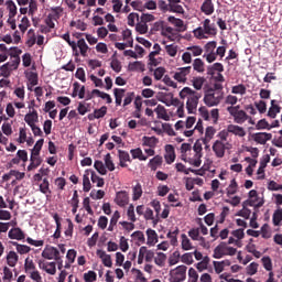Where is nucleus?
I'll return each instance as SVG.
<instances>
[{
	"label": "nucleus",
	"instance_id": "obj_36",
	"mask_svg": "<svg viewBox=\"0 0 282 282\" xmlns=\"http://www.w3.org/2000/svg\"><path fill=\"white\" fill-rule=\"evenodd\" d=\"M53 219L56 224V230L53 235L54 239H61V216H58V214H54L53 215Z\"/></svg>",
	"mask_w": 282,
	"mask_h": 282
},
{
	"label": "nucleus",
	"instance_id": "obj_4",
	"mask_svg": "<svg viewBox=\"0 0 282 282\" xmlns=\"http://www.w3.org/2000/svg\"><path fill=\"white\" fill-rule=\"evenodd\" d=\"M224 100V91H215L213 88L205 90L204 102L207 107H217Z\"/></svg>",
	"mask_w": 282,
	"mask_h": 282
},
{
	"label": "nucleus",
	"instance_id": "obj_46",
	"mask_svg": "<svg viewBox=\"0 0 282 282\" xmlns=\"http://www.w3.org/2000/svg\"><path fill=\"white\" fill-rule=\"evenodd\" d=\"M44 142V139L37 140L34 148L31 151V155H41V149H43Z\"/></svg>",
	"mask_w": 282,
	"mask_h": 282
},
{
	"label": "nucleus",
	"instance_id": "obj_27",
	"mask_svg": "<svg viewBox=\"0 0 282 282\" xmlns=\"http://www.w3.org/2000/svg\"><path fill=\"white\" fill-rule=\"evenodd\" d=\"M90 173V180L93 182V184H97V188H102V186H105V178L100 177L97 175L96 172H94L93 170H89Z\"/></svg>",
	"mask_w": 282,
	"mask_h": 282
},
{
	"label": "nucleus",
	"instance_id": "obj_19",
	"mask_svg": "<svg viewBox=\"0 0 282 282\" xmlns=\"http://www.w3.org/2000/svg\"><path fill=\"white\" fill-rule=\"evenodd\" d=\"M164 162V159L162 158V155H155L153 159H151L148 163L149 169H151V171H158V169H160V166H162Z\"/></svg>",
	"mask_w": 282,
	"mask_h": 282
},
{
	"label": "nucleus",
	"instance_id": "obj_58",
	"mask_svg": "<svg viewBox=\"0 0 282 282\" xmlns=\"http://www.w3.org/2000/svg\"><path fill=\"white\" fill-rule=\"evenodd\" d=\"M135 30L139 32V34H147V32H149V25L141 21L137 23Z\"/></svg>",
	"mask_w": 282,
	"mask_h": 282
},
{
	"label": "nucleus",
	"instance_id": "obj_41",
	"mask_svg": "<svg viewBox=\"0 0 282 282\" xmlns=\"http://www.w3.org/2000/svg\"><path fill=\"white\" fill-rule=\"evenodd\" d=\"M246 91H247V88H246V85H243V84H239V85L231 87V94H236L239 96H246Z\"/></svg>",
	"mask_w": 282,
	"mask_h": 282
},
{
	"label": "nucleus",
	"instance_id": "obj_10",
	"mask_svg": "<svg viewBox=\"0 0 282 282\" xmlns=\"http://www.w3.org/2000/svg\"><path fill=\"white\" fill-rule=\"evenodd\" d=\"M40 270H44L46 274H56V262H45L44 260L39 261Z\"/></svg>",
	"mask_w": 282,
	"mask_h": 282
},
{
	"label": "nucleus",
	"instance_id": "obj_42",
	"mask_svg": "<svg viewBox=\"0 0 282 282\" xmlns=\"http://www.w3.org/2000/svg\"><path fill=\"white\" fill-rule=\"evenodd\" d=\"M204 83H206V78L204 77H194L192 80V85L197 91H199L202 87H204Z\"/></svg>",
	"mask_w": 282,
	"mask_h": 282
},
{
	"label": "nucleus",
	"instance_id": "obj_22",
	"mask_svg": "<svg viewBox=\"0 0 282 282\" xmlns=\"http://www.w3.org/2000/svg\"><path fill=\"white\" fill-rule=\"evenodd\" d=\"M30 162L26 169L28 171H34V169H39L40 164H43V159L39 155L31 154Z\"/></svg>",
	"mask_w": 282,
	"mask_h": 282
},
{
	"label": "nucleus",
	"instance_id": "obj_63",
	"mask_svg": "<svg viewBox=\"0 0 282 282\" xmlns=\"http://www.w3.org/2000/svg\"><path fill=\"white\" fill-rule=\"evenodd\" d=\"M165 51L167 52L169 56H177V45L175 44L166 45Z\"/></svg>",
	"mask_w": 282,
	"mask_h": 282
},
{
	"label": "nucleus",
	"instance_id": "obj_1",
	"mask_svg": "<svg viewBox=\"0 0 282 282\" xmlns=\"http://www.w3.org/2000/svg\"><path fill=\"white\" fill-rule=\"evenodd\" d=\"M204 149L202 148V141L197 140L194 143V147L191 145V143H182L181 145V160L183 162H188L192 166L199 167L202 166V158ZM191 153H194L192 156Z\"/></svg>",
	"mask_w": 282,
	"mask_h": 282
},
{
	"label": "nucleus",
	"instance_id": "obj_60",
	"mask_svg": "<svg viewBox=\"0 0 282 282\" xmlns=\"http://www.w3.org/2000/svg\"><path fill=\"white\" fill-rule=\"evenodd\" d=\"M258 270H259V264L257 262H251L247 267V274H249V276H253V274H257Z\"/></svg>",
	"mask_w": 282,
	"mask_h": 282
},
{
	"label": "nucleus",
	"instance_id": "obj_28",
	"mask_svg": "<svg viewBox=\"0 0 282 282\" xmlns=\"http://www.w3.org/2000/svg\"><path fill=\"white\" fill-rule=\"evenodd\" d=\"M276 100H271V107L269 108L268 116L269 118H276V113H281V106L275 105Z\"/></svg>",
	"mask_w": 282,
	"mask_h": 282
},
{
	"label": "nucleus",
	"instance_id": "obj_45",
	"mask_svg": "<svg viewBox=\"0 0 282 282\" xmlns=\"http://www.w3.org/2000/svg\"><path fill=\"white\" fill-rule=\"evenodd\" d=\"M12 246H15L19 254H28L32 250L28 245H19V242H12Z\"/></svg>",
	"mask_w": 282,
	"mask_h": 282
},
{
	"label": "nucleus",
	"instance_id": "obj_49",
	"mask_svg": "<svg viewBox=\"0 0 282 282\" xmlns=\"http://www.w3.org/2000/svg\"><path fill=\"white\" fill-rule=\"evenodd\" d=\"M154 263L159 265L160 268H163L164 263H166V254L159 252L156 257L154 258Z\"/></svg>",
	"mask_w": 282,
	"mask_h": 282
},
{
	"label": "nucleus",
	"instance_id": "obj_12",
	"mask_svg": "<svg viewBox=\"0 0 282 282\" xmlns=\"http://www.w3.org/2000/svg\"><path fill=\"white\" fill-rule=\"evenodd\" d=\"M9 239H15V241H23L25 239V232L20 227H13L8 232Z\"/></svg>",
	"mask_w": 282,
	"mask_h": 282
},
{
	"label": "nucleus",
	"instance_id": "obj_38",
	"mask_svg": "<svg viewBox=\"0 0 282 282\" xmlns=\"http://www.w3.org/2000/svg\"><path fill=\"white\" fill-rule=\"evenodd\" d=\"M144 63L142 62H133V63H130L129 66H128V69L130 72H144Z\"/></svg>",
	"mask_w": 282,
	"mask_h": 282
},
{
	"label": "nucleus",
	"instance_id": "obj_2",
	"mask_svg": "<svg viewBox=\"0 0 282 282\" xmlns=\"http://www.w3.org/2000/svg\"><path fill=\"white\" fill-rule=\"evenodd\" d=\"M180 98H181V100H185V98H186L187 99V101H186L187 112L195 113V111H197V105H199V98H202V94L193 90L189 87H184L180 91Z\"/></svg>",
	"mask_w": 282,
	"mask_h": 282
},
{
	"label": "nucleus",
	"instance_id": "obj_34",
	"mask_svg": "<svg viewBox=\"0 0 282 282\" xmlns=\"http://www.w3.org/2000/svg\"><path fill=\"white\" fill-rule=\"evenodd\" d=\"M7 10H9V19H14L17 17V4L12 0L6 2Z\"/></svg>",
	"mask_w": 282,
	"mask_h": 282
},
{
	"label": "nucleus",
	"instance_id": "obj_17",
	"mask_svg": "<svg viewBox=\"0 0 282 282\" xmlns=\"http://www.w3.org/2000/svg\"><path fill=\"white\" fill-rule=\"evenodd\" d=\"M200 12H203L207 17H210V14L215 12V4L213 3V0H204L200 7Z\"/></svg>",
	"mask_w": 282,
	"mask_h": 282
},
{
	"label": "nucleus",
	"instance_id": "obj_55",
	"mask_svg": "<svg viewBox=\"0 0 282 282\" xmlns=\"http://www.w3.org/2000/svg\"><path fill=\"white\" fill-rule=\"evenodd\" d=\"M177 235H180V229L176 228L174 231L167 234V239H170L172 246H177Z\"/></svg>",
	"mask_w": 282,
	"mask_h": 282
},
{
	"label": "nucleus",
	"instance_id": "obj_16",
	"mask_svg": "<svg viewBox=\"0 0 282 282\" xmlns=\"http://www.w3.org/2000/svg\"><path fill=\"white\" fill-rule=\"evenodd\" d=\"M180 3H182V0H169L170 12L184 14V8Z\"/></svg>",
	"mask_w": 282,
	"mask_h": 282
},
{
	"label": "nucleus",
	"instance_id": "obj_64",
	"mask_svg": "<svg viewBox=\"0 0 282 282\" xmlns=\"http://www.w3.org/2000/svg\"><path fill=\"white\" fill-rule=\"evenodd\" d=\"M98 275L94 271H88L87 273H84V281L85 282H94Z\"/></svg>",
	"mask_w": 282,
	"mask_h": 282
},
{
	"label": "nucleus",
	"instance_id": "obj_18",
	"mask_svg": "<svg viewBox=\"0 0 282 282\" xmlns=\"http://www.w3.org/2000/svg\"><path fill=\"white\" fill-rule=\"evenodd\" d=\"M118 155H119V165L122 169H127V166H129L127 162H131V155H129V152L123 150H118Z\"/></svg>",
	"mask_w": 282,
	"mask_h": 282
},
{
	"label": "nucleus",
	"instance_id": "obj_56",
	"mask_svg": "<svg viewBox=\"0 0 282 282\" xmlns=\"http://www.w3.org/2000/svg\"><path fill=\"white\" fill-rule=\"evenodd\" d=\"M28 28H30V20L28 17H23L21 23L19 24V30L25 34V32H28Z\"/></svg>",
	"mask_w": 282,
	"mask_h": 282
},
{
	"label": "nucleus",
	"instance_id": "obj_7",
	"mask_svg": "<svg viewBox=\"0 0 282 282\" xmlns=\"http://www.w3.org/2000/svg\"><path fill=\"white\" fill-rule=\"evenodd\" d=\"M42 257L43 259H48L52 260L54 259L55 261H61V251H58L57 248L55 247H46L43 251H42Z\"/></svg>",
	"mask_w": 282,
	"mask_h": 282
},
{
	"label": "nucleus",
	"instance_id": "obj_5",
	"mask_svg": "<svg viewBox=\"0 0 282 282\" xmlns=\"http://www.w3.org/2000/svg\"><path fill=\"white\" fill-rule=\"evenodd\" d=\"M237 254V249L234 247H228V242H220L214 249V259H221L224 257H235Z\"/></svg>",
	"mask_w": 282,
	"mask_h": 282
},
{
	"label": "nucleus",
	"instance_id": "obj_11",
	"mask_svg": "<svg viewBox=\"0 0 282 282\" xmlns=\"http://www.w3.org/2000/svg\"><path fill=\"white\" fill-rule=\"evenodd\" d=\"M251 138L258 144H265L268 141L272 140V133L257 132V133H253Z\"/></svg>",
	"mask_w": 282,
	"mask_h": 282
},
{
	"label": "nucleus",
	"instance_id": "obj_51",
	"mask_svg": "<svg viewBox=\"0 0 282 282\" xmlns=\"http://www.w3.org/2000/svg\"><path fill=\"white\" fill-rule=\"evenodd\" d=\"M28 80L32 87H36V85H39V74L35 72H30L28 74Z\"/></svg>",
	"mask_w": 282,
	"mask_h": 282
},
{
	"label": "nucleus",
	"instance_id": "obj_33",
	"mask_svg": "<svg viewBox=\"0 0 282 282\" xmlns=\"http://www.w3.org/2000/svg\"><path fill=\"white\" fill-rule=\"evenodd\" d=\"M142 184L137 183V186L132 187V200L138 202L142 197Z\"/></svg>",
	"mask_w": 282,
	"mask_h": 282
},
{
	"label": "nucleus",
	"instance_id": "obj_24",
	"mask_svg": "<svg viewBox=\"0 0 282 282\" xmlns=\"http://www.w3.org/2000/svg\"><path fill=\"white\" fill-rule=\"evenodd\" d=\"M130 153L133 160H140V162H147L149 160V156L144 155L140 148L130 150Z\"/></svg>",
	"mask_w": 282,
	"mask_h": 282
},
{
	"label": "nucleus",
	"instance_id": "obj_6",
	"mask_svg": "<svg viewBox=\"0 0 282 282\" xmlns=\"http://www.w3.org/2000/svg\"><path fill=\"white\" fill-rule=\"evenodd\" d=\"M227 111L230 116L234 117V121L237 124H243V122L250 118L248 113H246L243 110H240V106H229Z\"/></svg>",
	"mask_w": 282,
	"mask_h": 282
},
{
	"label": "nucleus",
	"instance_id": "obj_53",
	"mask_svg": "<svg viewBox=\"0 0 282 282\" xmlns=\"http://www.w3.org/2000/svg\"><path fill=\"white\" fill-rule=\"evenodd\" d=\"M105 164H106V169H108V171H116V165L113 164V161L111 160V154L107 153L105 155Z\"/></svg>",
	"mask_w": 282,
	"mask_h": 282
},
{
	"label": "nucleus",
	"instance_id": "obj_13",
	"mask_svg": "<svg viewBox=\"0 0 282 282\" xmlns=\"http://www.w3.org/2000/svg\"><path fill=\"white\" fill-rule=\"evenodd\" d=\"M212 149L216 158H224L226 155V144H224V141L216 140Z\"/></svg>",
	"mask_w": 282,
	"mask_h": 282
},
{
	"label": "nucleus",
	"instance_id": "obj_40",
	"mask_svg": "<svg viewBox=\"0 0 282 282\" xmlns=\"http://www.w3.org/2000/svg\"><path fill=\"white\" fill-rule=\"evenodd\" d=\"M62 39L64 40V41H66V43H68V45L72 47V50H73V52H74V54L76 55V56H79L80 54L78 53V48H76V42H74V41H72L70 39H69V33H65L64 35H62Z\"/></svg>",
	"mask_w": 282,
	"mask_h": 282
},
{
	"label": "nucleus",
	"instance_id": "obj_47",
	"mask_svg": "<svg viewBox=\"0 0 282 282\" xmlns=\"http://www.w3.org/2000/svg\"><path fill=\"white\" fill-rule=\"evenodd\" d=\"M147 235H148V246H153V243H155V239H158V232L149 228L147 230Z\"/></svg>",
	"mask_w": 282,
	"mask_h": 282
},
{
	"label": "nucleus",
	"instance_id": "obj_15",
	"mask_svg": "<svg viewBox=\"0 0 282 282\" xmlns=\"http://www.w3.org/2000/svg\"><path fill=\"white\" fill-rule=\"evenodd\" d=\"M165 162L166 164H173L175 162V148L172 144H166L165 145Z\"/></svg>",
	"mask_w": 282,
	"mask_h": 282
},
{
	"label": "nucleus",
	"instance_id": "obj_8",
	"mask_svg": "<svg viewBox=\"0 0 282 282\" xmlns=\"http://www.w3.org/2000/svg\"><path fill=\"white\" fill-rule=\"evenodd\" d=\"M115 204L120 206V208H124V206H129V192L119 191L116 193Z\"/></svg>",
	"mask_w": 282,
	"mask_h": 282
},
{
	"label": "nucleus",
	"instance_id": "obj_26",
	"mask_svg": "<svg viewBox=\"0 0 282 282\" xmlns=\"http://www.w3.org/2000/svg\"><path fill=\"white\" fill-rule=\"evenodd\" d=\"M83 191L89 193L91 191V181H89V170H86L83 175Z\"/></svg>",
	"mask_w": 282,
	"mask_h": 282
},
{
	"label": "nucleus",
	"instance_id": "obj_50",
	"mask_svg": "<svg viewBox=\"0 0 282 282\" xmlns=\"http://www.w3.org/2000/svg\"><path fill=\"white\" fill-rule=\"evenodd\" d=\"M24 270L28 273L34 272L36 271V264H34L33 260H30V258H26L24 262Z\"/></svg>",
	"mask_w": 282,
	"mask_h": 282
},
{
	"label": "nucleus",
	"instance_id": "obj_48",
	"mask_svg": "<svg viewBox=\"0 0 282 282\" xmlns=\"http://www.w3.org/2000/svg\"><path fill=\"white\" fill-rule=\"evenodd\" d=\"M239 185L237 184V180L232 178L229 186L227 187V195L230 197V195H235L237 193V188Z\"/></svg>",
	"mask_w": 282,
	"mask_h": 282
},
{
	"label": "nucleus",
	"instance_id": "obj_37",
	"mask_svg": "<svg viewBox=\"0 0 282 282\" xmlns=\"http://www.w3.org/2000/svg\"><path fill=\"white\" fill-rule=\"evenodd\" d=\"M40 193L43 195H52V189H50V180L43 178L42 184H40Z\"/></svg>",
	"mask_w": 282,
	"mask_h": 282
},
{
	"label": "nucleus",
	"instance_id": "obj_35",
	"mask_svg": "<svg viewBox=\"0 0 282 282\" xmlns=\"http://www.w3.org/2000/svg\"><path fill=\"white\" fill-rule=\"evenodd\" d=\"M143 147H150V149H153L158 144V138L155 137H143L142 138Z\"/></svg>",
	"mask_w": 282,
	"mask_h": 282
},
{
	"label": "nucleus",
	"instance_id": "obj_59",
	"mask_svg": "<svg viewBox=\"0 0 282 282\" xmlns=\"http://www.w3.org/2000/svg\"><path fill=\"white\" fill-rule=\"evenodd\" d=\"M262 265L264 268V270H267L268 272H272V259L270 257H263L261 259Z\"/></svg>",
	"mask_w": 282,
	"mask_h": 282
},
{
	"label": "nucleus",
	"instance_id": "obj_3",
	"mask_svg": "<svg viewBox=\"0 0 282 282\" xmlns=\"http://www.w3.org/2000/svg\"><path fill=\"white\" fill-rule=\"evenodd\" d=\"M203 26H198L194 30V36L196 39H208V36H217V26L210 22V19H205L202 22Z\"/></svg>",
	"mask_w": 282,
	"mask_h": 282
},
{
	"label": "nucleus",
	"instance_id": "obj_43",
	"mask_svg": "<svg viewBox=\"0 0 282 282\" xmlns=\"http://www.w3.org/2000/svg\"><path fill=\"white\" fill-rule=\"evenodd\" d=\"M215 50H217V41H210L204 45L205 54H214Z\"/></svg>",
	"mask_w": 282,
	"mask_h": 282
},
{
	"label": "nucleus",
	"instance_id": "obj_39",
	"mask_svg": "<svg viewBox=\"0 0 282 282\" xmlns=\"http://www.w3.org/2000/svg\"><path fill=\"white\" fill-rule=\"evenodd\" d=\"M263 200H260L257 204V199H247L242 203V208H248V206L250 207H254V208H261V206H263Z\"/></svg>",
	"mask_w": 282,
	"mask_h": 282
},
{
	"label": "nucleus",
	"instance_id": "obj_23",
	"mask_svg": "<svg viewBox=\"0 0 282 282\" xmlns=\"http://www.w3.org/2000/svg\"><path fill=\"white\" fill-rule=\"evenodd\" d=\"M127 90L124 88H115L113 94H115V102L117 107H120L122 105V98H124V93Z\"/></svg>",
	"mask_w": 282,
	"mask_h": 282
},
{
	"label": "nucleus",
	"instance_id": "obj_52",
	"mask_svg": "<svg viewBox=\"0 0 282 282\" xmlns=\"http://www.w3.org/2000/svg\"><path fill=\"white\" fill-rule=\"evenodd\" d=\"M128 219L132 221V224H135L138 221V218H135V207L133 204H130L127 210Z\"/></svg>",
	"mask_w": 282,
	"mask_h": 282
},
{
	"label": "nucleus",
	"instance_id": "obj_14",
	"mask_svg": "<svg viewBox=\"0 0 282 282\" xmlns=\"http://www.w3.org/2000/svg\"><path fill=\"white\" fill-rule=\"evenodd\" d=\"M227 132L232 133V135H237L238 138H246V129L241 126L229 124L227 127Z\"/></svg>",
	"mask_w": 282,
	"mask_h": 282
},
{
	"label": "nucleus",
	"instance_id": "obj_57",
	"mask_svg": "<svg viewBox=\"0 0 282 282\" xmlns=\"http://www.w3.org/2000/svg\"><path fill=\"white\" fill-rule=\"evenodd\" d=\"M94 167L100 175H105L107 173V167H105V163H102V161H95Z\"/></svg>",
	"mask_w": 282,
	"mask_h": 282
},
{
	"label": "nucleus",
	"instance_id": "obj_9",
	"mask_svg": "<svg viewBox=\"0 0 282 282\" xmlns=\"http://www.w3.org/2000/svg\"><path fill=\"white\" fill-rule=\"evenodd\" d=\"M193 70V66H186L177 68V70L174 74V80H177V83H186V76L191 74Z\"/></svg>",
	"mask_w": 282,
	"mask_h": 282
},
{
	"label": "nucleus",
	"instance_id": "obj_20",
	"mask_svg": "<svg viewBox=\"0 0 282 282\" xmlns=\"http://www.w3.org/2000/svg\"><path fill=\"white\" fill-rule=\"evenodd\" d=\"M215 133H217V130H215L213 126L207 127L205 131V138L200 140V143L208 144V142L215 138Z\"/></svg>",
	"mask_w": 282,
	"mask_h": 282
},
{
	"label": "nucleus",
	"instance_id": "obj_31",
	"mask_svg": "<svg viewBox=\"0 0 282 282\" xmlns=\"http://www.w3.org/2000/svg\"><path fill=\"white\" fill-rule=\"evenodd\" d=\"M78 48L80 51L82 56H84V57L87 56V52L89 50V46L87 45V42H85V39H80V40L77 41L76 50H78Z\"/></svg>",
	"mask_w": 282,
	"mask_h": 282
},
{
	"label": "nucleus",
	"instance_id": "obj_54",
	"mask_svg": "<svg viewBox=\"0 0 282 282\" xmlns=\"http://www.w3.org/2000/svg\"><path fill=\"white\" fill-rule=\"evenodd\" d=\"M182 248L183 250H193V245L191 243V239H188L186 234L182 235Z\"/></svg>",
	"mask_w": 282,
	"mask_h": 282
},
{
	"label": "nucleus",
	"instance_id": "obj_30",
	"mask_svg": "<svg viewBox=\"0 0 282 282\" xmlns=\"http://www.w3.org/2000/svg\"><path fill=\"white\" fill-rule=\"evenodd\" d=\"M7 263L10 268H14L17 263H19V254H17L14 251H10L7 254Z\"/></svg>",
	"mask_w": 282,
	"mask_h": 282
},
{
	"label": "nucleus",
	"instance_id": "obj_29",
	"mask_svg": "<svg viewBox=\"0 0 282 282\" xmlns=\"http://www.w3.org/2000/svg\"><path fill=\"white\" fill-rule=\"evenodd\" d=\"M39 120V112H36V110H33L31 113L25 115L24 117V121L26 122V124H29V127H33Z\"/></svg>",
	"mask_w": 282,
	"mask_h": 282
},
{
	"label": "nucleus",
	"instance_id": "obj_62",
	"mask_svg": "<svg viewBox=\"0 0 282 282\" xmlns=\"http://www.w3.org/2000/svg\"><path fill=\"white\" fill-rule=\"evenodd\" d=\"M105 116H107V107L106 106H102L101 108L96 109L94 111V118H96L97 120L100 118H105Z\"/></svg>",
	"mask_w": 282,
	"mask_h": 282
},
{
	"label": "nucleus",
	"instance_id": "obj_25",
	"mask_svg": "<svg viewBox=\"0 0 282 282\" xmlns=\"http://www.w3.org/2000/svg\"><path fill=\"white\" fill-rule=\"evenodd\" d=\"M215 72H218V74H221V72H224V64L217 62V63H214L212 66H208L207 74L209 76H215Z\"/></svg>",
	"mask_w": 282,
	"mask_h": 282
},
{
	"label": "nucleus",
	"instance_id": "obj_21",
	"mask_svg": "<svg viewBox=\"0 0 282 282\" xmlns=\"http://www.w3.org/2000/svg\"><path fill=\"white\" fill-rule=\"evenodd\" d=\"M192 67L194 72H197L198 74H204L206 72V64L202 58H195L193 61Z\"/></svg>",
	"mask_w": 282,
	"mask_h": 282
},
{
	"label": "nucleus",
	"instance_id": "obj_61",
	"mask_svg": "<svg viewBox=\"0 0 282 282\" xmlns=\"http://www.w3.org/2000/svg\"><path fill=\"white\" fill-rule=\"evenodd\" d=\"M281 220H282V209H278L273 214V218H272L273 225L281 226Z\"/></svg>",
	"mask_w": 282,
	"mask_h": 282
},
{
	"label": "nucleus",
	"instance_id": "obj_44",
	"mask_svg": "<svg viewBox=\"0 0 282 282\" xmlns=\"http://www.w3.org/2000/svg\"><path fill=\"white\" fill-rule=\"evenodd\" d=\"M187 52H189L192 56H202L204 48L199 45H193L187 47Z\"/></svg>",
	"mask_w": 282,
	"mask_h": 282
},
{
	"label": "nucleus",
	"instance_id": "obj_32",
	"mask_svg": "<svg viewBox=\"0 0 282 282\" xmlns=\"http://www.w3.org/2000/svg\"><path fill=\"white\" fill-rule=\"evenodd\" d=\"M154 111L156 112L159 120H169V113H166V108H164V106L159 105Z\"/></svg>",
	"mask_w": 282,
	"mask_h": 282
}]
</instances>
